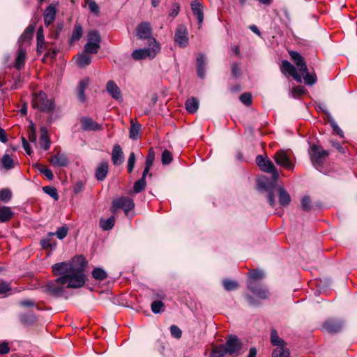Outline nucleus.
Here are the masks:
<instances>
[{"label": "nucleus", "instance_id": "nucleus-1", "mask_svg": "<svg viewBox=\"0 0 357 357\" xmlns=\"http://www.w3.org/2000/svg\"><path fill=\"white\" fill-rule=\"evenodd\" d=\"M272 173L273 181L269 182L267 180L259 179L258 181V187L260 190H266L268 192L267 199L268 202L271 207L275 206V199L273 195V190L277 189V181L279 177V174L277 169L275 167L274 171L271 172Z\"/></svg>", "mask_w": 357, "mask_h": 357}, {"label": "nucleus", "instance_id": "nucleus-2", "mask_svg": "<svg viewBox=\"0 0 357 357\" xmlns=\"http://www.w3.org/2000/svg\"><path fill=\"white\" fill-rule=\"evenodd\" d=\"M31 104L34 109L45 113H52L54 109V101L48 99L43 91L33 95Z\"/></svg>", "mask_w": 357, "mask_h": 357}, {"label": "nucleus", "instance_id": "nucleus-3", "mask_svg": "<svg viewBox=\"0 0 357 357\" xmlns=\"http://www.w3.org/2000/svg\"><path fill=\"white\" fill-rule=\"evenodd\" d=\"M273 158L278 165L287 170H293L295 167L293 154L290 150L280 149L275 152Z\"/></svg>", "mask_w": 357, "mask_h": 357}, {"label": "nucleus", "instance_id": "nucleus-4", "mask_svg": "<svg viewBox=\"0 0 357 357\" xmlns=\"http://www.w3.org/2000/svg\"><path fill=\"white\" fill-rule=\"evenodd\" d=\"M151 47L137 49L132 52V58L135 61L149 59H153L160 51V46L155 39L153 40Z\"/></svg>", "mask_w": 357, "mask_h": 357}, {"label": "nucleus", "instance_id": "nucleus-5", "mask_svg": "<svg viewBox=\"0 0 357 357\" xmlns=\"http://www.w3.org/2000/svg\"><path fill=\"white\" fill-rule=\"evenodd\" d=\"M67 278L66 277H59L55 280L49 281L43 287V291L48 294L59 296L63 294L65 291V285Z\"/></svg>", "mask_w": 357, "mask_h": 357}, {"label": "nucleus", "instance_id": "nucleus-6", "mask_svg": "<svg viewBox=\"0 0 357 357\" xmlns=\"http://www.w3.org/2000/svg\"><path fill=\"white\" fill-rule=\"evenodd\" d=\"M135 203L132 199L128 197H120L112 201L110 211L115 214L119 209L123 210L125 214L128 215V213L134 209Z\"/></svg>", "mask_w": 357, "mask_h": 357}, {"label": "nucleus", "instance_id": "nucleus-7", "mask_svg": "<svg viewBox=\"0 0 357 357\" xmlns=\"http://www.w3.org/2000/svg\"><path fill=\"white\" fill-rule=\"evenodd\" d=\"M101 38L96 30L89 31L87 36V43L84 47L85 53L96 54L100 48Z\"/></svg>", "mask_w": 357, "mask_h": 357}, {"label": "nucleus", "instance_id": "nucleus-8", "mask_svg": "<svg viewBox=\"0 0 357 357\" xmlns=\"http://www.w3.org/2000/svg\"><path fill=\"white\" fill-rule=\"evenodd\" d=\"M309 153L310 155L311 161L317 169L322 166L328 155L327 151L324 150L321 146L317 145H312Z\"/></svg>", "mask_w": 357, "mask_h": 357}, {"label": "nucleus", "instance_id": "nucleus-9", "mask_svg": "<svg viewBox=\"0 0 357 357\" xmlns=\"http://www.w3.org/2000/svg\"><path fill=\"white\" fill-rule=\"evenodd\" d=\"M67 278L66 287L68 288H79L85 283V275L83 272L78 271H73L69 274L62 275Z\"/></svg>", "mask_w": 357, "mask_h": 357}, {"label": "nucleus", "instance_id": "nucleus-10", "mask_svg": "<svg viewBox=\"0 0 357 357\" xmlns=\"http://www.w3.org/2000/svg\"><path fill=\"white\" fill-rule=\"evenodd\" d=\"M227 354L238 355L240 354L242 344L241 340L236 335H230L223 345Z\"/></svg>", "mask_w": 357, "mask_h": 357}, {"label": "nucleus", "instance_id": "nucleus-11", "mask_svg": "<svg viewBox=\"0 0 357 357\" xmlns=\"http://www.w3.org/2000/svg\"><path fill=\"white\" fill-rule=\"evenodd\" d=\"M174 40L181 48L188 46L189 43L188 32L185 26L183 24L178 26L175 32Z\"/></svg>", "mask_w": 357, "mask_h": 357}, {"label": "nucleus", "instance_id": "nucleus-12", "mask_svg": "<svg viewBox=\"0 0 357 357\" xmlns=\"http://www.w3.org/2000/svg\"><path fill=\"white\" fill-rule=\"evenodd\" d=\"M248 288L260 299H266L269 296L268 289L258 282L249 281Z\"/></svg>", "mask_w": 357, "mask_h": 357}, {"label": "nucleus", "instance_id": "nucleus-13", "mask_svg": "<svg viewBox=\"0 0 357 357\" xmlns=\"http://www.w3.org/2000/svg\"><path fill=\"white\" fill-rule=\"evenodd\" d=\"M280 70L284 74L291 76L297 82H302L301 76L298 73L296 68L289 61L283 60L280 66Z\"/></svg>", "mask_w": 357, "mask_h": 357}, {"label": "nucleus", "instance_id": "nucleus-14", "mask_svg": "<svg viewBox=\"0 0 357 357\" xmlns=\"http://www.w3.org/2000/svg\"><path fill=\"white\" fill-rule=\"evenodd\" d=\"M136 34L140 39L150 38L152 34L151 24L147 22L140 23L136 28Z\"/></svg>", "mask_w": 357, "mask_h": 357}, {"label": "nucleus", "instance_id": "nucleus-15", "mask_svg": "<svg viewBox=\"0 0 357 357\" xmlns=\"http://www.w3.org/2000/svg\"><path fill=\"white\" fill-rule=\"evenodd\" d=\"M256 163L260 169L265 172L274 171L275 165L273 162L267 157L259 155L256 157Z\"/></svg>", "mask_w": 357, "mask_h": 357}, {"label": "nucleus", "instance_id": "nucleus-16", "mask_svg": "<svg viewBox=\"0 0 357 357\" xmlns=\"http://www.w3.org/2000/svg\"><path fill=\"white\" fill-rule=\"evenodd\" d=\"M190 7L193 15L197 17L200 27L204 21V5L199 0H192Z\"/></svg>", "mask_w": 357, "mask_h": 357}, {"label": "nucleus", "instance_id": "nucleus-17", "mask_svg": "<svg viewBox=\"0 0 357 357\" xmlns=\"http://www.w3.org/2000/svg\"><path fill=\"white\" fill-rule=\"evenodd\" d=\"M73 271V266L70 263L61 262L52 266V272L54 275H67Z\"/></svg>", "mask_w": 357, "mask_h": 357}, {"label": "nucleus", "instance_id": "nucleus-18", "mask_svg": "<svg viewBox=\"0 0 357 357\" xmlns=\"http://www.w3.org/2000/svg\"><path fill=\"white\" fill-rule=\"evenodd\" d=\"M26 59V50L22 45H20L16 52V56L14 66L16 69L20 70L25 64Z\"/></svg>", "mask_w": 357, "mask_h": 357}, {"label": "nucleus", "instance_id": "nucleus-19", "mask_svg": "<svg viewBox=\"0 0 357 357\" xmlns=\"http://www.w3.org/2000/svg\"><path fill=\"white\" fill-rule=\"evenodd\" d=\"M81 126L84 130L86 131H98L102 129V125L88 117H84L81 119Z\"/></svg>", "mask_w": 357, "mask_h": 357}, {"label": "nucleus", "instance_id": "nucleus-20", "mask_svg": "<svg viewBox=\"0 0 357 357\" xmlns=\"http://www.w3.org/2000/svg\"><path fill=\"white\" fill-rule=\"evenodd\" d=\"M49 161L52 165L56 167H66L68 165V159L66 155L60 152L52 155Z\"/></svg>", "mask_w": 357, "mask_h": 357}, {"label": "nucleus", "instance_id": "nucleus-21", "mask_svg": "<svg viewBox=\"0 0 357 357\" xmlns=\"http://www.w3.org/2000/svg\"><path fill=\"white\" fill-rule=\"evenodd\" d=\"M289 54L294 63L297 66L300 72H305L307 70L305 61L300 53L290 50L289 51Z\"/></svg>", "mask_w": 357, "mask_h": 357}, {"label": "nucleus", "instance_id": "nucleus-22", "mask_svg": "<svg viewBox=\"0 0 357 357\" xmlns=\"http://www.w3.org/2000/svg\"><path fill=\"white\" fill-rule=\"evenodd\" d=\"M343 326L341 321L335 319H328L324 324V328L328 333H334L339 332Z\"/></svg>", "mask_w": 357, "mask_h": 357}, {"label": "nucleus", "instance_id": "nucleus-23", "mask_svg": "<svg viewBox=\"0 0 357 357\" xmlns=\"http://www.w3.org/2000/svg\"><path fill=\"white\" fill-rule=\"evenodd\" d=\"M56 8L55 6L50 5L44 11L43 17L46 26L51 25L55 20Z\"/></svg>", "mask_w": 357, "mask_h": 357}, {"label": "nucleus", "instance_id": "nucleus-24", "mask_svg": "<svg viewBox=\"0 0 357 357\" xmlns=\"http://www.w3.org/2000/svg\"><path fill=\"white\" fill-rule=\"evenodd\" d=\"M109 163L107 161L102 162L96 168L95 176L98 181H104L108 174Z\"/></svg>", "mask_w": 357, "mask_h": 357}, {"label": "nucleus", "instance_id": "nucleus-25", "mask_svg": "<svg viewBox=\"0 0 357 357\" xmlns=\"http://www.w3.org/2000/svg\"><path fill=\"white\" fill-rule=\"evenodd\" d=\"M279 203L282 206H287L291 202V197L288 192L281 185L277 187Z\"/></svg>", "mask_w": 357, "mask_h": 357}, {"label": "nucleus", "instance_id": "nucleus-26", "mask_svg": "<svg viewBox=\"0 0 357 357\" xmlns=\"http://www.w3.org/2000/svg\"><path fill=\"white\" fill-rule=\"evenodd\" d=\"M123 153L120 145L115 144L112 149V161L114 165H119L123 162Z\"/></svg>", "mask_w": 357, "mask_h": 357}, {"label": "nucleus", "instance_id": "nucleus-27", "mask_svg": "<svg viewBox=\"0 0 357 357\" xmlns=\"http://www.w3.org/2000/svg\"><path fill=\"white\" fill-rule=\"evenodd\" d=\"M70 264L73 266V271L83 272L87 265V261L83 256L78 255L73 257Z\"/></svg>", "mask_w": 357, "mask_h": 357}, {"label": "nucleus", "instance_id": "nucleus-28", "mask_svg": "<svg viewBox=\"0 0 357 357\" xmlns=\"http://www.w3.org/2000/svg\"><path fill=\"white\" fill-rule=\"evenodd\" d=\"M206 59L205 56L200 54L197 58V75L203 79L206 75Z\"/></svg>", "mask_w": 357, "mask_h": 357}, {"label": "nucleus", "instance_id": "nucleus-29", "mask_svg": "<svg viewBox=\"0 0 357 357\" xmlns=\"http://www.w3.org/2000/svg\"><path fill=\"white\" fill-rule=\"evenodd\" d=\"M107 91L114 99L119 100L121 98V93L120 89L116 85V84L112 80H109L107 83Z\"/></svg>", "mask_w": 357, "mask_h": 357}, {"label": "nucleus", "instance_id": "nucleus-30", "mask_svg": "<svg viewBox=\"0 0 357 357\" xmlns=\"http://www.w3.org/2000/svg\"><path fill=\"white\" fill-rule=\"evenodd\" d=\"M50 140L48 136V132L46 128H40V146L42 149L47 151L50 148Z\"/></svg>", "mask_w": 357, "mask_h": 357}, {"label": "nucleus", "instance_id": "nucleus-31", "mask_svg": "<svg viewBox=\"0 0 357 357\" xmlns=\"http://www.w3.org/2000/svg\"><path fill=\"white\" fill-rule=\"evenodd\" d=\"M89 84V79L86 77L79 81L77 86V96L81 102H84L86 100L84 91Z\"/></svg>", "mask_w": 357, "mask_h": 357}, {"label": "nucleus", "instance_id": "nucleus-32", "mask_svg": "<svg viewBox=\"0 0 357 357\" xmlns=\"http://www.w3.org/2000/svg\"><path fill=\"white\" fill-rule=\"evenodd\" d=\"M88 54L89 53H85V52L84 51V52L79 54L77 56L75 61L79 67L84 68L89 66L91 63V58L90 56L88 55Z\"/></svg>", "mask_w": 357, "mask_h": 357}, {"label": "nucleus", "instance_id": "nucleus-33", "mask_svg": "<svg viewBox=\"0 0 357 357\" xmlns=\"http://www.w3.org/2000/svg\"><path fill=\"white\" fill-rule=\"evenodd\" d=\"M142 130V126L139 123H135L133 120L130 121V128L129 137L132 139H137Z\"/></svg>", "mask_w": 357, "mask_h": 357}, {"label": "nucleus", "instance_id": "nucleus-34", "mask_svg": "<svg viewBox=\"0 0 357 357\" xmlns=\"http://www.w3.org/2000/svg\"><path fill=\"white\" fill-rule=\"evenodd\" d=\"M54 236V233L50 232L48 234V237L41 240V245L43 248H50L51 250H54L56 248V243L55 240L53 238Z\"/></svg>", "mask_w": 357, "mask_h": 357}, {"label": "nucleus", "instance_id": "nucleus-35", "mask_svg": "<svg viewBox=\"0 0 357 357\" xmlns=\"http://www.w3.org/2000/svg\"><path fill=\"white\" fill-rule=\"evenodd\" d=\"M13 215L10 208L8 206L0 207V222L9 221Z\"/></svg>", "mask_w": 357, "mask_h": 357}, {"label": "nucleus", "instance_id": "nucleus-36", "mask_svg": "<svg viewBox=\"0 0 357 357\" xmlns=\"http://www.w3.org/2000/svg\"><path fill=\"white\" fill-rule=\"evenodd\" d=\"M33 167L43 174L48 180L52 181L54 178V174L50 169L45 165H43L39 163H36Z\"/></svg>", "mask_w": 357, "mask_h": 357}, {"label": "nucleus", "instance_id": "nucleus-37", "mask_svg": "<svg viewBox=\"0 0 357 357\" xmlns=\"http://www.w3.org/2000/svg\"><path fill=\"white\" fill-rule=\"evenodd\" d=\"M199 107V101L195 98H188L185 102V108L189 113L196 112Z\"/></svg>", "mask_w": 357, "mask_h": 357}, {"label": "nucleus", "instance_id": "nucleus-38", "mask_svg": "<svg viewBox=\"0 0 357 357\" xmlns=\"http://www.w3.org/2000/svg\"><path fill=\"white\" fill-rule=\"evenodd\" d=\"M277 347L273 349L272 352V357H288L290 352L286 346H276Z\"/></svg>", "mask_w": 357, "mask_h": 357}, {"label": "nucleus", "instance_id": "nucleus-39", "mask_svg": "<svg viewBox=\"0 0 357 357\" xmlns=\"http://www.w3.org/2000/svg\"><path fill=\"white\" fill-rule=\"evenodd\" d=\"M271 342L273 346H286V342L278 336L275 329L271 330Z\"/></svg>", "mask_w": 357, "mask_h": 357}, {"label": "nucleus", "instance_id": "nucleus-40", "mask_svg": "<svg viewBox=\"0 0 357 357\" xmlns=\"http://www.w3.org/2000/svg\"><path fill=\"white\" fill-rule=\"evenodd\" d=\"M91 274H92L93 278L95 280H99V281L104 280L105 279H106L107 278V274L106 271L99 267L95 268L93 270Z\"/></svg>", "mask_w": 357, "mask_h": 357}, {"label": "nucleus", "instance_id": "nucleus-41", "mask_svg": "<svg viewBox=\"0 0 357 357\" xmlns=\"http://www.w3.org/2000/svg\"><path fill=\"white\" fill-rule=\"evenodd\" d=\"M115 223V218L114 216L109 217L107 220L101 219L100 220V226L103 230L111 229Z\"/></svg>", "mask_w": 357, "mask_h": 357}, {"label": "nucleus", "instance_id": "nucleus-42", "mask_svg": "<svg viewBox=\"0 0 357 357\" xmlns=\"http://www.w3.org/2000/svg\"><path fill=\"white\" fill-rule=\"evenodd\" d=\"M83 33V29L81 25L75 24L70 38L71 42L79 40Z\"/></svg>", "mask_w": 357, "mask_h": 357}, {"label": "nucleus", "instance_id": "nucleus-43", "mask_svg": "<svg viewBox=\"0 0 357 357\" xmlns=\"http://www.w3.org/2000/svg\"><path fill=\"white\" fill-rule=\"evenodd\" d=\"M304 74L303 79L307 85H313L317 82V75L315 73H310L307 70L305 72H301Z\"/></svg>", "mask_w": 357, "mask_h": 357}, {"label": "nucleus", "instance_id": "nucleus-44", "mask_svg": "<svg viewBox=\"0 0 357 357\" xmlns=\"http://www.w3.org/2000/svg\"><path fill=\"white\" fill-rule=\"evenodd\" d=\"M33 29L31 27L26 28L20 38V43H29L33 36Z\"/></svg>", "mask_w": 357, "mask_h": 357}, {"label": "nucleus", "instance_id": "nucleus-45", "mask_svg": "<svg viewBox=\"0 0 357 357\" xmlns=\"http://www.w3.org/2000/svg\"><path fill=\"white\" fill-rule=\"evenodd\" d=\"M227 354L223 344L214 347L212 349L210 357H223Z\"/></svg>", "mask_w": 357, "mask_h": 357}, {"label": "nucleus", "instance_id": "nucleus-46", "mask_svg": "<svg viewBox=\"0 0 357 357\" xmlns=\"http://www.w3.org/2000/svg\"><path fill=\"white\" fill-rule=\"evenodd\" d=\"M3 167L6 169H10L14 167V162L9 155H4L1 158Z\"/></svg>", "mask_w": 357, "mask_h": 357}, {"label": "nucleus", "instance_id": "nucleus-47", "mask_svg": "<svg viewBox=\"0 0 357 357\" xmlns=\"http://www.w3.org/2000/svg\"><path fill=\"white\" fill-rule=\"evenodd\" d=\"M86 4L88 5L91 13L97 16L100 15V8L94 0H86Z\"/></svg>", "mask_w": 357, "mask_h": 357}, {"label": "nucleus", "instance_id": "nucleus-48", "mask_svg": "<svg viewBox=\"0 0 357 357\" xmlns=\"http://www.w3.org/2000/svg\"><path fill=\"white\" fill-rule=\"evenodd\" d=\"M146 182L144 178H140L134 183L133 190L135 193L142 192L146 187Z\"/></svg>", "mask_w": 357, "mask_h": 357}, {"label": "nucleus", "instance_id": "nucleus-49", "mask_svg": "<svg viewBox=\"0 0 357 357\" xmlns=\"http://www.w3.org/2000/svg\"><path fill=\"white\" fill-rule=\"evenodd\" d=\"M43 191L52 197L55 201L59 199L57 190L54 187L45 186L43 188Z\"/></svg>", "mask_w": 357, "mask_h": 357}, {"label": "nucleus", "instance_id": "nucleus-50", "mask_svg": "<svg viewBox=\"0 0 357 357\" xmlns=\"http://www.w3.org/2000/svg\"><path fill=\"white\" fill-rule=\"evenodd\" d=\"M223 286L227 291H232L236 289L238 287V282L234 280H224Z\"/></svg>", "mask_w": 357, "mask_h": 357}, {"label": "nucleus", "instance_id": "nucleus-51", "mask_svg": "<svg viewBox=\"0 0 357 357\" xmlns=\"http://www.w3.org/2000/svg\"><path fill=\"white\" fill-rule=\"evenodd\" d=\"M135 155L133 152H131L128 159L127 169L128 173H131L133 171L135 164Z\"/></svg>", "mask_w": 357, "mask_h": 357}, {"label": "nucleus", "instance_id": "nucleus-52", "mask_svg": "<svg viewBox=\"0 0 357 357\" xmlns=\"http://www.w3.org/2000/svg\"><path fill=\"white\" fill-rule=\"evenodd\" d=\"M172 154L168 150H165L162 153V163L163 165H169L172 161Z\"/></svg>", "mask_w": 357, "mask_h": 357}, {"label": "nucleus", "instance_id": "nucleus-53", "mask_svg": "<svg viewBox=\"0 0 357 357\" xmlns=\"http://www.w3.org/2000/svg\"><path fill=\"white\" fill-rule=\"evenodd\" d=\"M12 197V193L8 189H3L0 190V200L4 202H8Z\"/></svg>", "mask_w": 357, "mask_h": 357}, {"label": "nucleus", "instance_id": "nucleus-54", "mask_svg": "<svg viewBox=\"0 0 357 357\" xmlns=\"http://www.w3.org/2000/svg\"><path fill=\"white\" fill-rule=\"evenodd\" d=\"M155 160V152L152 148L149 150L148 155L146 158L145 166L151 167L153 165V163Z\"/></svg>", "mask_w": 357, "mask_h": 357}, {"label": "nucleus", "instance_id": "nucleus-55", "mask_svg": "<svg viewBox=\"0 0 357 357\" xmlns=\"http://www.w3.org/2000/svg\"><path fill=\"white\" fill-rule=\"evenodd\" d=\"M252 95L250 93H243L240 96V100L245 105L248 106L252 104Z\"/></svg>", "mask_w": 357, "mask_h": 357}, {"label": "nucleus", "instance_id": "nucleus-56", "mask_svg": "<svg viewBox=\"0 0 357 357\" xmlns=\"http://www.w3.org/2000/svg\"><path fill=\"white\" fill-rule=\"evenodd\" d=\"M263 277V272L259 270H253L250 272V281L257 282L258 280Z\"/></svg>", "mask_w": 357, "mask_h": 357}, {"label": "nucleus", "instance_id": "nucleus-57", "mask_svg": "<svg viewBox=\"0 0 357 357\" xmlns=\"http://www.w3.org/2000/svg\"><path fill=\"white\" fill-rule=\"evenodd\" d=\"M301 206L303 210L309 211L311 208V199L308 196H305L301 199Z\"/></svg>", "mask_w": 357, "mask_h": 357}, {"label": "nucleus", "instance_id": "nucleus-58", "mask_svg": "<svg viewBox=\"0 0 357 357\" xmlns=\"http://www.w3.org/2000/svg\"><path fill=\"white\" fill-rule=\"evenodd\" d=\"M68 229L66 227L63 226L59 227L56 231L54 233V235H56L57 238L60 240L63 239L68 234Z\"/></svg>", "mask_w": 357, "mask_h": 357}, {"label": "nucleus", "instance_id": "nucleus-59", "mask_svg": "<svg viewBox=\"0 0 357 357\" xmlns=\"http://www.w3.org/2000/svg\"><path fill=\"white\" fill-rule=\"evenodd\" d=\"M164 306V304L160 301H155L151 304V310L153 313L157 314L160 312L162 307Z\"/></svg>", "mask_w": 357, "mask_h": 357}, {"label": "nucleus", "instance_id": "nucleus-60", "mask_svg": "<svg viewBox=\"0 0 357 357\" xmlns=\"http://www.w3.org/2000/svg\"><path fill=\"white\" fill-rule=\"evenodd\" d=\"M331 126L333 128V132L340 137L343 138L344 137V132L341 130V128L338 126L337 123L333 120L330 121Z\"/></svg>", "mask_w": 357, "mask_h": 357}, {"label": "nucleus", "instance_id": "nucleus-61", "mask_svg": "<svg viewBox=\"0 0 357 357\" xmlns=\"http://www.w3.org/2000/svg\"><path fill=\"white\" fill-rule=\"evenodd\" d=\"M37 51L40 53L44 44V37L40 31L37 32Z\"/></svg>", "mask_w": 357, "mask_h": 357}, {"label": "nucleus", "instance_id": "nucleus-62", "mask_svg": "<svg viewBox=\"0 0 357 357\" xmlns=\"http://www.w3.org/2000/svg\"><path fill=\"white\" fill-rule=\"evenodd\" d=\"M170 332L172 336L176 339H179L181 337L182 335V331L176 325H172L170 327Z\"/></svg>", "mask_w": 357, "mask_h": 357}, {"label": "nucleus", "instance_id": "nucleus-63", "mask_svg": "<svg viewBox=\"0 0 357 357\" xmlns=\"http://www.w3.org/2000/svg\"><path fill=\"white\" fill-rule=\"evenodd\" d=\"M306 89L303 86H297L293 88L291 93L293 96H299L305 93Z\"/></svg>", "mask_w": 357, "mask_h": 357}, {"label": "nucleus", "instance_id": "nucleus-64", "mask_svg": "<svg viewBox=\"0 0 357 357\" xmlns=\"http://www.w3.org/2000/svg\"><path fill=\"white\" fill-rule=\"evenodd\" d=\"M10 290H11V287L10 286V284H8L6 282H0V295L6 294L7 292L10 291Z\"/></svg>", "mask_w": 357, "mask_h": 357}]
</instances>
